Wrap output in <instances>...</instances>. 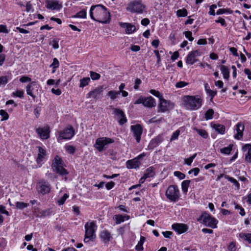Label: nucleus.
<instances>
[{"instance_id":"f257e3e1","label":"nucleus","mask_w":251,"mask_h":251,"mask_svg":"<svg viewBox=\"0 0 251 251\" xmlns=\"http://www.w3.org/2000/svg\"><path fill=\"white\" fill-rule=\"evenodd\" d=\"M90 16L93 20L102 24L109 23L111 19L110 12L101 4L92 6Z\"/></svg>"},{"instance_id":"f03ea898","label":"nucleus","mask_w":251,"mask_h":251,"mask_svg":"<svg viewBox=\"0 0 251 251\" xmlns=\"http://www.w3.org/2000/svg\"><path fill=\"white\" fill-rule=\"evenodd\" d=\"M182 102L186 109L195 111L201 107L203 100L199 95H185L182 98Z\"/></svg>"},{"instance_id":"7ed1b4c3","label":"nucleus","mask_w":251,"mask_h":251,"mask_svg":"<svg viewBox=\"0 0 251 251\" xmlns=\"http://www.w3.org/2000/svg\"><path fill=\"white\" fill-rule=\"evenodd\" d=\"M65 165L62 158L58 155H56L53 159L51 165L53 171L61 176H66L68 172L64 168Z\"/></svg>"},{"instance_id":"20e7f679","label":"nucleus","mask_w":251,"mask_h":251,"mask_svg":"<svg viewBox=\"0 0 251 251\" xmlns=\"http://www.w3.org/2000/svg\"><path fill=\"white\" fill-rule=\"evenodd\" d=\"M85 234L84 241L85 243L93 240L96 237L95 231L97 229V226L94 221L91 223L87 222L85 226Z\"/></svg>"},{"instance_id":"39448f33","label":"nucleus","mask_w":251,"mask_h":251,"mask_svg":"<svg viewBox=\"0 0 251 251\" xmlns=\"http://www.w3.org/2000/svg\"><path fill=\"white\" fill-rule=\"evenodd\" d=\"M198 221H201L205 226L213 228L217 227L218 223V220L206 212L203 213L199 217Z\"/></svg>"},{"instance_id":"423d86ee","label":"nucleus","mask_w":251,"mask_h":251,"mask_svg":"<svg viewBox=\"0 0 251 251\" xmlns=\"http://www.w3.org/2000/svg\"><path fill=\"white\" fill-rule=\"evenodd\" d=\"M166 197L171 201L176 202L179 199L180 194L178 187L176 185H170L166 191Z\"/></svg>"},{"instance_id":"0eeeda50","label":"nucleus","mask_w":251,"mask_h":251,"mask_svg":"<svg viewBox=\"0 0 251 251\" xmlns=\"http://www.w3.org/2000/svg\"><path fill=\"white\" fill-rule=\"evenodd\" d=\"M114 140L108 137H100L98 138L96 141L94 147L100 152L102 151L104 148L107 147L109 144L114 143Z\"/></svg>"},{"instance_id":"6e6552de","label":"nucleus","mask_w":251,"mask_h":251,"mask_svg":"<svg viewBox=\"0 0 251 251\" xmlns=\"http://www.w3.org/2000/svg\"><path fill=\"white\" fill-rule=\"evenodd\" d=\"M174 107V104L173 102L163 98L159 100L157 111L158 112L164 113L173 109Z\"/></svg>"},{"instance_id":"1a4fd4ad","label":"nucleus","mask_w":251,"mask_h":251,"mask_svg":"<svg viewBox=\"0 0 251 251\" xmlns=\"http://www.w3.org/2000/svg\"><path fill=\"white\" fill-rule=\"evenodd\" d=\"M145 8V6L140 1L134 0L130 2L126 9L131 13H142Z\"/></svg>"},{"instance_id":"9d476101","label":"nucleus","mask_w":251,"mask_h":251,"mask_svg":"<svg viewBox=\"0 0 251 251\" xmlns=\"http://www.w3.org/2000/svg\"><path fill=\"white\" fill-rule=\"evenodd\" d=\"M59 139L70 140L75 135V131L72 126L69 125L65 128L58 132Z\"/></svg>"},{"instance_id":"9b49d317","label":"nucleus","mask_w":251,"mask_h":251,"mask_svg":"<svg viewBox=\"0 0 251 251\" xmlns=\"http://www.w3.org/2000/svg\"><path fill=\"white\" fill-rule=\"evenodd\" d=\"M37 189L39 193L45 195L50 193L51 190V185L45 179H41L37 184Z\"/></svg>"},{"instance_id":"f8f14e48","label":"nucleus","mask_w":251,"mask_h":251,"mask_svg":"<svg viewBox=\"0 0 251 251\" xmlns=\"http://www.w3.org/2000/svg\"><path fill=\"white\" fill-rule=\"evenodd\" d=\"M202 52L200 50H195L190 52L186 57V63L188 65H193L198 61V57L201 56Z\"/></svg>"},{"instance_id":"ddd939ff","label":"nucleus","mask_w":251,"mask_h":251,"mask_svg":"<svg viewBox=\"0 0 251 251\" xmlns=\"http://www.w3.org/2000/svg\"><path fill=\"white\" fill-rule=\"evenodd\" d=\"M131 130L133 132L137 143H139L141 140V137L143 133L142 126L139 124L132 125L130 126Z\"/></svg>"},{"instance_id":"4468645a","label":"nucleus","mask_w":251,"mask_h":251,"mask_svg":"<svg viewBox=\"0 0 251 251\" xmlns=\"http://www.w3.org/2000/svg\"><path fill=\"white\" fill-rule=\"evenodd\" d=\"M36 131L43 140L47 139L50 137V130L48 125L36 128Z\"/></svg>"},{"instance_id":"2eb2a0df","label":"nucleus","mask_w":251,"mask_h":251,"mask_svg":"<svg viewBox=\"0 0 251 251\" xmlns=\"http://www.w3.org/2000/svg\"><path fill=\"white\" fill-rule=\"evenodd\" d=\"M46 6L47 9L59 10L62 7L61 2L58 0H47Z\"/></svg>"},{"instance_id":"dca6fc26","label":"nucleus","mask_w":251,"mask_h":251,"mask_svg":"<svg viewBox=\"0 0 251 251\" xmlns=\"http://www.w3.org/2000/svg\"><path fill=\"white\" fill-rule=\"evenodd\" d=\"M103 91V87L100 86L92 91L89 92L87 95V98L99 99Z\"/></svg>"},{"instance_id":"f3484780","label":"nucleus","mask_w":251,"mask_h":251,"mask_svg":"<svg viewBox=\"0 0 251 251\" xmlns=\"http://www.w3.org/2000/svg\"><path fill=\"white\" fill-rule=\"evenodd\" d=\"M38 153L36 158V162L38 164H39V167H41L42 164L44 163L45 161V157L47 155L46 151L45 149L41 147H38Z\"/></svg>"},{"instance_id":"a211bd4d","label":"nucleus","mask_w":251,"mask_h":251,"mask_svg":"<svg viewBox=\"0 0 251 251\" xmlns=\"http://www.w3.org/2000/svg\"><path fill=\"white\" fill-rule=\"evenodd\" d=\"M234 127L236 132V133L234 136L235 139L237 140L241 139L243 137V131L245 128L244 124L241 122L238 123Z\"/></svg>"},{"instance_id":"6ab92c4d","label":"nucleus","mask_w":251,"mask_h":251,"mask_svg":"<svg viewBox=\"0 0 251 251\" xmlns=\"http://www.w3.org/2000/svg\"><path fill=\"white\" fill-rule=\"evenodd\" d=\"M114 113L118 117L119 123L121 125H124L127 122V119L124 112L120 109L114 108Z\"/></svg>"},{"instance_id":"aec40b11","label":"nucleus","mask_w":251,"mask_h":251,"mask_svg":"<svg viewBox=\"0 0 251 251\" xmlns=\"http://www.w3.org/2000/svg\"><path fill=\"white\" fill-rule=\"evenodd\" d=\"M172 229L178 234H181L186 232L188 229L187 226L183 224H174L172 226Z\"/></svg>"},{"instance_id":"412c9836","label":"nucleus","mask_w":251,"mask_h":251,"mask_svg":"<svg viewBox=\"0 0 251 251\" xmlns=\"http://www.w3.org/2000/svg\"><path fill=\"white\" fill-rule=\"evenodd\" d=\"M242 150L245 155V160L249 162H251V144H245L242 147Z\"/></svg>"},{"instance_id":"4be33fe9","label":"nucleus","mask_w":251,"mask_h":251,"mask_svg":"<svg viewBox=\"0 0 251 251\" xmlns=\"http://www.w3.org/2000/svg\"><path fill=\"white\" fill-rule=\"evenodd\" d=\"M163 141V138L161 135H158L154 138L152 139L150 142L148 148L149 149H153L155 147L158 146Z\"/></svg>"},{"instance_id":"5701e85b","label":"nucleus","mask_w":251,"mask_h":251,"mask_svg":"<svg viewBox=\"0 0 251 251\" xmlns=\"http://www.w3.org/2000/svg\"><path fill=\"white\" fill-rule=\"evenodd\" d=\"M120 25L122 27L126 28V34H132L136 31V27L131 24L127 23H120Z\"/></svg>"},{"instance_id":"b1692460","label":"nucleus","mask_w":251,"mask_h":251,"mask_svg":"<svg viewBox=\"0 0 251 251\" xmlns=\"http://www.w3.org/2000/svg\"><path fill=\"white\" fill-rule=\"evenodd\" d=\"M141 165L140 161L136 157L133 159L128 160L126 162V166L128 169H136Z\"/></svg>"},{"instance_id":"393cba45","label":"nucleus","mask_w":251,"mask_h":251,"mask_svg":"<svg viewBox=\"0 0 251 251\" xmlns=\"http://www.w3.org/2000/svg\"><path fill=\"white\" fill-rule=\"evenodd\" d=\"M130 216L127 215L117 214L113 216V219L115 221L116 224L119 225L126 220H128Z\"/></svg>"},{"instance_id":"a878e982","label":"nucleus","mask_w":251,"mask_h":251,"mask_svg":"<svg viewBox=\"0 0 251 251\" xmlns=\"http://www.w3.org/2000/svg\"><path fill=\"white\" fill-rule=\"evenodd\" d=\"M156 105L155 99L152 97L150 96L144 99L143 105L147 107H154Z\"/></svg>"},{"instance_id":"bb28decb","label":"nucleus","mask_w":251,"mask_h":251,"mask_svg":"<svg viewBox=\"0 0 251 251\" xmlns=\"http://www.w3.org/2000/svg\"><path fill=\"white\" fill-rule=\"evenodd\" d=\"M212 127L218 133L224 134L225 132L226 127L223 125L215 124L212 126Z\"/></svg>"},{"instance_id":"cd10ccee","label":"nucleus","mask_w":251,"mask_h":251,"mask_svg":"<svg viewBox=\"0 0 251 251\" xmlns=\"http://www.w3.org/2000/svg\"><path fill=\"white\" fill-rule=\"evenodd\" d=\"M239 237L241 240L251 244V233L241 232L239 234Z\"/></svg>"},{"instance_id":"c85d7f7f","label":"nucleus","mask_w":251,"mask_h":251,"mask_svg":"<svg viewBox=\"0 0 251 251\" xmlns=\"http://www.w3.org/2000/svg\"><path fill=\"white\" fill-rule=\"evenodd\" d=\"M35 85V82H32L28 84L26 88V91L27 95L30 96L33 99H34L36 96L33 94V86Z\"/></svg>"},{"instance_id":"c756f323","label":"nucleus","mask_w":251,"mask_h":251,"mask_svg":"<svg viewBox=\"0 0 251 251\" xmlns=\"http://www.w3.org/2000/svg\"><path fill=\"white\" fill-rule=\"evenodd\" d=\"M220 70L223 75L224 78L227 79L229 76V71L227 67L221 65L220 66Z\"/></svg>"},{"instance_id":"7c9ffc66","label":"nucleus","mask_w":251,"mask_h":251,"mask_svg":"<svg viewBox=\"0 0 251 251\" xmlns=\"http://www.w3.org/2000/svg\"><path fill=\"white\" fill-rule=\"evenodd\" d=\"M100 237L104 242H107L110 240L111 235L108 231L103 230L100 233Z\"/></svg>"},{"instance_id":"2f4dec72","label":"nucleus","mask_w":251,"mask_h":251,"mask_svg":"<svg viewBox=\"0 0 251 251\" xmlns=\"http://www.w3.org/2000/svg\"><path fill=\"white\" fill-rule=\"evenodd\" d=\"M51 213L52 211L50 209H47L46 210H42V211L39 212L36 216L40 218H44L45 217L51 215Z\"/></svg>"},{"instance_id":"473e14b6","label":"nucleus","mask_w":251,"mask_h":251,"mask_svg":"<svg viewBox=\"0 0 251 251\" xmlns=\"http://www.w3.org/2000/svg\"><path fill=\"white\" fill-rule=\"evenodd\" d=\"M154 175V172L153 171V168L152 167H151L146 170L144 176L147 179L148 178L153 177Z\"/></svg>"},{"instance_id":"72a5a7b5","label":"nucleus","mask_w":251,"mask_h":251,"mask_svg":"<svg viewBox=\"0 0 251 251\" xmlns=\"http://www.w3.org/2000/svg\"><path fill=\"white\" fill-rule=\"evenodd\" d=\"M145 241V238L143 236H141L140 241L138 242L137 245L135 247V249L137 251H142L143 250V244Z\"/></svg>"},{"instance_id":"f704fd0d","label":"nucleus","mask_w":251,"mask_h":251,"mask_svg":"<svg viewBox=\"0 0 251 251\" xmlns=\"http://www.w3.org/2000/svg\"><path fill=\"white\" fill-rule=\"evenodd\" d=\"M204 88H205V90L206 93L208 94L209 95V96H210L211 97L212 99L217 94L216 91H212L210 89V87L207 83H206L204 84Z\"/></svg>"},{"instance_id":"c9c22d12","label":"nucleus","mask_w":251,"mask_h":251,"mask_svg":"<svg viewBox=\"0 0 251 251\" xmlns=\"http://www.w3.org/2000/svg\"><path fill=\"white\" fill-rule=\"evenodd\" d=\"M233 145L232 144H230L227 147H224L221 149V152L225 154H230L231 151L232 150Z\"/></svg>"},{"instance_id":"e433bc0d","label":"nucleus","mask_w":251,"mask_h":251,"mask_svg":"<svg viewBox=\"0 0 251 251\" xmlns=\"http://www.w3.org/2000/svg\"><path fill=\"white\" fill-rule=\"evenodd\" d=\"M190 183V180H185L181 183L182 190L184 193H187Z\"/></svg>"},{"instance_id":"4c0bfd02","label":"nucleus","mask_w":251,"mask_h":251,"mask_svg":"<svg viewBox=\"0 0 251 251\" xmlns=\"http://www.w3.org/2000/svg\"><path fill=\"white\" fill-rule=\"evenodd\" d=\"M193 129L203 138L206 139L208 136L207 132L204 129H198L197 128H194Z\"/></svg>"},{"instance_id":"58836bf2","label":"nucleus","mask_w":251,"mask_h":251,"mask_svg":"<svg viewBox=\"0 0 251 251\" xmlns=\"http://www.w3.org/2000/svg\"><path fill=\"white\" fill-rule=\"evenodd\" d=\"M90 81V78L89 77H83L80 80L79 87L83 88L88 85Z\"/></svg>"},{"instance_id":"ea45409f","label":"nucleus","mask_w":251,"mask_h":251,"mask_svg":"<svg viewBox=\"0 0 251 251\" xmlns=\"http://www.w3.org/2000/svg\"><path fill=\"white\" fill-rule=\"evenodd\" d=\"M87 13L86 10L83 9L80 11L77 12L75 15L73 16L74 18H79L85 19L86 18Z\"/></svg>"},{"instance_id":"a19ab883","label":"nucleus","mask_w":251,"mask_h":251,"mask_svg":"<svg viewBox=\"0 0 251 251\" xmlns=\"http://www.w3.org/2000/svg\"><path fill=\"white\" fill-rule=\"evenodd\" d=\"M28 206V204L24 202L17 201L15 203L16 208L18 209H23Z\"/></svg>"},{"instance_id":"79ce46f5","label":"nucleus","mask_w":251,"mask_h":251,"mask_svg":"<svg viewBox=\"0 0 251 251\" xmlns=\"http://www.w3.org/2000/svg\"><path fill=\"white\" fill-rule=\"evenodd\" d=\"M225 178L232 183L237 188H239L240 184L233 177H230L228 175H225Z\"/></svg>"},{"instance_id":"37998d69","label":"nucleus","mask_w":251,"mask_h":251,"mask_svg":"<svg viewBox=\"0 0 251 251\" xmlns=\"http://www.w3.org/2000/svg\"><path fill=\"white\" fill-rule=\"evenodd\" d=\"M120 94V92L115 91H110L108 92V95L110 97L111 100H115L116 99L119 95Z\"/></svg>"},{"instance_id":"c03bdc74","label":"nucleus","mask_w":251,"mask_h":251,"mask_svg":"<svg viewBox=\"0 0 251 251\" xmlns=\"http://www.w3.org/2000/svg\"><path fill=\"white\" fill-rule=\"evenodd\" d=\"M214 111L212 109H209L205 112V119L206 120H211L213 118Z\"/></svg>"},{"instance_id":"a18cd8bd","label":"nucleus","mask_w":251,"mask_h":251,"mask_svg":"<svg viewBox=\"0 0 251 251\" xmlns=\"http://www.w3.org/2000/svg\"><path fill=\"white\" fill-rule=\"evenodd\" d=\"M235 205V209L236 210H239V213L241 216H244L246 214V212L245 211L244 209L240 205L238 204L234 203Z\"/></svg>"},{"instance_id":"49530a36","label":"nucleus","mask_w":251,"mask_h":251,"mask_svg":"<svg viewBox=\"0 0 251 251\" xmlns=\"http://www.w3.org/2000/svg\"><path fill=\"white\" fill-rule=\"evenodd\" d=\"M69 198V195L64 194V195L57 200V203L59 205H63L66 199Z\"/></svg>"},{"instance_id":"de8ad7c7","label":"nucleus","mask_w":251,"mask_h":251,"mask_svg":"<svg viewBox=\"0 0 251 251\" xmlns=\"http://www.w3.org/2000/svg\"><path fill=\"white\" fill-rule=\"evenodd\" d=\"M176 15L178 17H185L187 15V11L184 8L179 9L176 12Z\"/></svg>"},{"instance_id":"09e8293b","label":"nucleus","mask_w":251,"mask_h":251,"mask_svg":"<svg viewBox=\"0 0 251 251\" xmlns=\"http://www.w3.org/2000/svg\"><path fill=\"white\" fill-rule=\"evenodd\" d=\"M150 93L158 98L159 99V100L163 98L162 95L161 94L159 91L151 89L150 91Z\"/></svg>"},{"instance_id":"8fccbe9b","label":"nucleus","mask_w":251,"mask_h":251,"mask_svg":"<svg viewBox=\"0 0 251 251\" xmlns=\"http://www.w3.org/2000/svg\"><path fill=\"white\" fill-rule=\"evenodd\" d=\"M0 115L2 117L1 121L7 120L9 118L8 114L4 110L1 109L0 110Z\"/></svg>"},{"instance_id":"3c124183","label":"nucleus","mask_w":251,"mask_h":251,"mask_svg":"<svg viewBox=\"0 0 251 251\" xmlns=\"http://www.w3.org/2000/svg\"><path fill=\"white\" fill-rule=\"evenodd\" d=\"M197 153H194L192 156L185 159V163L188 165H191L194 158L196 157Z\"/></svg>"},{"instance_id":"603ef678","label":"nucleus","mask_w":251,"mask_h":251,"mask_svg":"<svg viewBox=\"0 0 251 251\" xmlns=\"http://www.w3.org/2000/svg\"><path fill=\"white\" fill-rule=\"evenodd\" d=\"M188 84L189 83L188 82L181 81L177 82L175 86L177 88H181L187 86Z\"/></svg>"},{"instance_id":"864d4df0","label":"nucleus","mask_w":251,"mask_h":251,"mask_svg":"<svg viewBox=\"0 0 251 251\" xmlns=\"http://www.w3.org/2000/svg\"><path fill=\"white\" fill-rule=\"evenodd\" d=\"M227 249L229 251H236V242L235 241L231 242L228 246Z\"/></svg>"},{"instance_id":"5fc2aeb1","label":"nucleus","mask_w":251,"mask_h":251,"mask_svg":"<svg viewBox=\"0 0 251 251\" xmlns=\"http://www.w3.org/2000/svg\"><path fill=\"white\" fill-rule=\"evenodd\" d=\"M65 149L68 153L72 154L75 153V148L74 146L71 145L66 146L65 147Z\"/></svg>"},{"instance_id":"6e6d98bb","label":"nucleus","mask_w":251,"mask_h":251,"mask_svg":"<svg viewBox=\"0 0 251 251\" xmlns=\"http://www.w3.org/2000/svg\"><path fill=\"white\" fill-rule=\"evenodd\" d=\"M174 176L178 177L179 179H183L185 177V175L179 171H175L174 173Z\"/></svg>"},{"instance_id":"4d7b16f0","label":"nucleus","mask_w":251,"mask_h":251,"mask_svg":"<svg viewBox=\"0 0 251 251\" xmlns=\"http://www.w3.org/2000/svg\"><path fill=\"white\" fill-rule=\"evenodd\" d=\"M24 92L23 90H17L12 93L13 96L20 98H23L24 97Z\"/></svg>"},{"instance_id":"13d9d810","label":"nucleus","mask_w":251,"mask_h":251,"mask_svg":"<svg viewBox=\"0 0 251 251\" xmlns=\"http://www.w3.org/2000/svg\"><path fill=\"white\" fill-rule=\"evenodd\" d=\"M90 76L93 80H98L100 77V75L99 74L92 71L90 72Z\"/></svg>"},{"instance_id":"bf43d9fd","label":"nucleus","mask_w":251,"mask_h":251,"mask_svg":"<svg viewBox=\"0 0 251 251\" xmlns=\"http://www.w3.org/2000/svg\"><path fill=\"white\" fill-rule=\"evenodd\" d=\"M59 63L58 59L56 58H53V62L50 65V67H52L54 69L57 68L59 67Z\"/></svg>"},{"instance_id":"052dcab7","label":"nucleus","mask_w":251,"mask_h":251,"mask_svg":"<svg viewBox=\"0 0 251 251\" xmlns=\"http://www.w3.org/2000/svg\"><path fill=\"white\" fill-rule=\"evenodd\" d=\"M179 133H180V131L179 130H176L174 132H173V133L171 137V139H170L171 141H172L173 140H175L177 139V138L179 135Z\"/></svg>"},{"instance_id":"680f3d73","label":"nucleus","mask_w":251,"mask_h":251,"mask_svg":"<svg viewBox=\"0 0 251 251\" xmlns=\"http://www.w3.org/2000/svg\"><path fill=\"white\" fill-rule=\"evenodd\" d=\"M185 36L190 41H192L194 38L192 37V33L190 31L185 32Z\"/></svg>"},{"instance_id":"e2e57ef3","label":"nucleus","mask_w":251,"mask_h":251,"mask_svg":"<svg viewBox=\"0 0 251 251\" xmlns=\"http://www.w3.org/2000/svg\"><path fill=\"white\" fill-rule=\"evenodd\" d=\"M8 82L7 78L5 76L0 77V86L1 85H5Z\"/></svg>"},{"instance_id":"0e129e2a","label":"nucleus","mask_w":251,"mask_h":251,"mask_svg":"<svg viewBox=\"0 0 251 251\" xmlns=\"http://www.w3.org/2000/svg\"><path fill=\"white\" fill-rule=\"evenodd\" d=\"M0 32L4 33H8L9 32V30L5 25H0Z\"/></svg>"},{"instance_id":"69168bd1","label":"nucleus","mask_w":251,"mask_h":251,"mask_svg":"<svg viewBox=\"0 0 251 251\" xmlns=\"http://www.w3.org/2000/svg\"><path fill=\"white\" fill-rule=\"evenodd\" d=\"M20 81L21 82H23V83H24V82H30L31 81V79L30 78H29V77L28 76H22L20 79Z\"/></svg>"},{"instance_id":"338daca9","label":"nucleus","mask_w":251,"mask_h":251,"mask_svg":"<svg viewBox=\"0 0 251 251\" xmlns=\"http://www.w3.org/2000/svg\"><path fill=\"white\" fill-rule=\"evenodd\" d=\"M225 13H230L229 10L226 9H219L217 11L216 14L217 15H221Z\"/></svg>"},{"instance_id":"774afa93","label":"nucleus","mask_w":251,"mask_h":251,"mask_svg":"<svg viewBox=\"0 0 251 251\" xmlns=\"http://www.w3.org/2000/svg\"><path fill=\"white\" fill-rule=\"evenodd\" d=\"M0 212L7 216L9 215L8 211L5 210V207L2 205H0Z\"/></svg>"}]
</instances>
